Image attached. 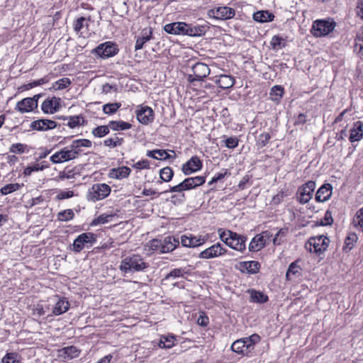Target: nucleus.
I'll return each mask as SVG.
<instances>
[{
    "mask_svg": "<svg viewBox=\"0 0 363 363\" xmlns=\"http://www.w3.org/2000/svg\"><path fill=\"white\" fill-rule=\"evenodd\" d=\"M149 267L139 255H133L125 257L121 262L120 270L124 274L143 271Z\"/></svg>",
    "mask_w": 363,
    "mask_h": 363,
    "instance_id": "f257e3e1",
    "label": "nucleus"
},
{
    "mask_svg": "<svg viewBox=\"0 0 363 363\" xmlns=\"http://www.w3.org/2000/svg\"><path fill=\"white\" fill-rule=\"evenodd\" d=\"M218 234L220 240L232 249L239 252H243L245 250L247 240L245 236L230 230L223 231L222 229L218 230Z\"/></svg>",
    "mask_w": 363,
    "mask_h": 363,
    "instance_id": "f03ea898",
    "label": "nucleus"
},
{
    "mask_svg": "<svg viewBox=\"0 0 363 363\" xmlns=\"http://www.w3.org/2000/svg\"><path fill=\"white\" fill-rule=\"evenodd\" d=\"M260 341V337L257 334H252L250 337L235 340L231 345V350L238 354L248 355L256 343Z\"/></svg>",
    "mask_w": 363,
    "mask_h": 363,
    "instance_id": "7ed1b4c3",
    "label": "nucleus"
},
{
    "mask_svg": "<svg viewBox=\"0 0 363 363\" xmlns=\"http://www.w3.org/2000/svg\"><path fill=\"white\" fill-rule=\"evenodd\" d=\"M205 182V177L198 176L194 177H189L185 179L183 182L177 185L170 187L168 190L163 191L162 193L168 192H177L182 193L184 191L191 190L199 186L202 185Z\"/></svg>",
    "mask_w": 363,
    "mask_h": 363,
    "instance_id": "20e7f679",
    "label": "nucleus"
},
{
    "mask_svg": "<svg viewBox=\"0 0 363 363\" xmlns=\"http://www.w3.org/2000/svg\"><path fill=\"white\" fill-rule=\"evenodd\" d=\"M111 191V187L106 184H94L89 189L86 199L94 202L102 200L110 194Z\"/></svg>",
    "mask_w": 363,
    "mask_h": 363,
    "instance_id": "39448f33",
    "label": "nucleus"
},
{
    "mask_svg": "<svg viewBox=\"0 0 363 363\" xmlns=\"http://www.w3.org/2000/svg\"><path fill=\"white\" fill-rule=\"evenodd\" d=\"M330 240L324 235L311 238L306 243V248L311 252L320 254L325 251L328 247Z\"/></svg>",
    "mask_w": 363,
    "mask_h": 363,
    "instance_id": "423d86ee",
    "label": "nucleus"
},
{
    "mask_svg": "<svg viewBox=\"0 0 363 363\" xmlns=\"http://www.w3.org/2000/svg\"><path fill=\"white\" fill-rule=\"evenodd\" d=\"M335 26L333 21L316 20L313 23L311 32L315 37H322L332 32Z\"/></svg>",
    "mask_w": 363,
    "mask_h": 363,
    "instance_id": "0eeeda50",
    "label": "nucleus"
},
{
    "mask_svg": "<svg viewBox=\"0 0 363 363\" xmlns=\"http://www.w3.org/2000/svg\"><path fill=\"white\" fill-rule=\"evenodd\" d=\"M95 242L96 236L94 233H82L74 240L72 250L75 252H79L84 247H91Z\"/></svg>",
    "mask_w": 363,
    "mask_h": 363,
    "instance_id": "6e6552de",
    "label": "nucleus"
},
{
    "mask_svg": "<svg viewBox=\"0 0 363 363\" xmlns=\"http://www.w3.org/2000/svg\"><path fill=\"white\" fill-rule=\"evenodd\" d=\"M191 70L193 74L187 75V80L190 83H194L196 81H201L210 74L208 66L202 62L196 63L192 66Z\"/></svg>",
    "mask_w": 363,
    "mask_h": 363,
    "instance_id": "1a4fd4ad",
    "label": "nucleus"
},
{
    "mask_svg": "<svg viewBox=\"0 0 363 363\" xmlns=\"http://www.w3.org/2000/svg\"><path fill=\"white\" fill-rule=\"evenodd\" d=\"M235 11L228 6H219L208 11V15L210 17L218 20H228L235 16Z\"/></svg>",
    "mask_w": 363,
    "mask_h": 363,
    "instance_id": "9d476101",
    "label": "nucleus"
},
{
    "mask_svg": "<svg viewBox=\"0 0 363 363\" xmlns=\"http://www.w3.org/2000/svg\"><path fill=\"white\" fill-rule=\"evenodd\" d=\"M135 115L138 121L144 125L152 123L154 120L153 110L147 106H138L135 111Z\"/></svg>",
    "mask_w": 363,
    "mask_h": 363,
    "instance_id": "9b49d317",
    "label": "nucleus"
},
{
    "mask_svg": "<svg viewBox=\"0 0 363 363\" xmlns=\"http://www.w3.org/2000/svg\"><path fill=\"white\" fill-rule=\"evenodd\" d=\"M315 189V182L313 181H308L305 184L299 187L298 190V201L305 204L308 203L312 198L313 192Z\"/></svg>",
    "mask_w": 363,
    "mask_h": 363,
    "instance_id": "f8f14e48",
    "label": "nucleus"
},
{
    "mask_svg": "<svg viewBox=\"0 0 363 363\" xmlns=\"http://www.w3.org/2000/svg\"><path fill=\"white\" fill-rule=\"evenodd\" d=\"M227 250L219 243H216L201 252L199 257L201 259H213L225 255Z\"/></svg>",
    "mask_w": 363,
    "mask_h": 363,
    "instance_id": "ddd939ff",
    "label": "nucleus"
},
{
    "mask_svg": "<svg viewBox=\"0 0 363 363\" xmlns=\"http://www.w3.org/2000/svg\"><path fill=\"white\" fill-rule=\"evenodd\" d=\"M118 51V50L115 44L111 42H106L100 44L93 52L103 58H107L114 56L117 54Z\"/></svg>",
    "mask_w": 363,
    "mask_h": 363,
    "instance_id": "4468645a",
    "label": "nucleus"
},
{
    "mask_svg": "<svg viewBox=\"0 0 363 363\" xmlns=\"http://www.w3.org/2000/svg\"><path fill=\"white\" fill-rule=\"evenodd\" d=\"M57 125V123L55 121L49 119H38L31 122L30 128V129L37 131H47L55 128Z\"/></svg>",
    "mask_w": 363,
    "mask_h": 363,
    "instance_id": "2eb2a0df",
    "label": "nucleus"
},
{
    "mask_svg": "<svg viewBox=\"0 0 363 363\" xmlns=\"http://www.w3.org/2000/svg\"><path fill=\"white\" fill-rule=\"evenodd\" d=\"M201 167V160L199 157L194 156L182 165V170L185 175H189L193 172L200 170Z\"/></svg>",
    "mask_w": 363,
    "mask_h": 363,
    "instance_id": "dca6fc26",
    "label": "nucleus"
},
{
    "mask_svg": "<svg viewBox=\"0 0 363 363\" xmlns=\"http://www.w3.org/2000/svg\"><path fill=\"white\" fill-rule=\"evenodd\" d=\"M60 108V99L57 97L46 99L41 105V109L45 113H54L59 111Z\"/></svg>",
    "mask_w": 363,
    "mask_h": 363,
    "instance_id": "f3484780",
    "label": "nucleus"
},
{
    "mask_svg": "<svg viewBox=\"0 0 363 363\" xmlns=\"http://www.w3.org/2000/svg\"><path fill=\"white\" fill-rule=\"evenodd\" d=\"M187 23L184 22H174L164 26V30L172 35H185Z\"/></svg>",
    "mask_w": 363,
    "mask_h": 363,
    "instance_id": "a211bd4d",
    "label": "nucleus"
},
{
    "mask_svg": "<svg viewBox=\"0 0 363 363\" xmlns=\"http://www.w3.org/2000/svg\"><path fill=\"white\" fill-rule=\"evenodd\" d=\"M37 107V102H35V101L33 99L28 97L18 101L16 104V109L18 110L19 112L23 113L30 112Z\"/></svg>",
    "mask_w": 363,
    "mask_h": 363,
    "instance_id": "6ab92c4d",
    "label": "nucleus"
},
{
    "mask_svg": "<svg viewBox=\"0 0 363 363\" xmlns=\"http://www.w3.org/2000/svg\"><path fill=\"white\" fill-rule=\"evenodd\" d=\"M80 350L74 346L65 347L58 350V357L64 361L79 357Z\"/></svg>",
    "mask_w": 363,
    "mask_h": 363,
    "instance_id": "aec40b11",
    "label": "nucleus"
},
{
    "mask_svg": "<svg viewBox=\"0 0 363 363\" xmlns=\"http://www.w3.org/2000/svg\"><path fill=\"white\" fill-rule=\"evenodd\" d=\"M332 185L325 184L321 186L316 192L315 200L318 202H325L328 201L332 195Z\"/></svg>",
    "mask_w": 363,
    "mask_h": 363,
    "instance_id": "412c9836",
    "label": "nucleus"
},
{
    "mask_svg": "<svg viewBox=\"0 0 363 363\" xmlns=\"http://www.w3.org/2000/svg\"><path fill=\"white\" fill-rule=\"evenodd\" d=\"M363 138V123L358 121L354 123L353 128L350 130L349 140L351 143L359 141Z\"/></svg>",
    "mask_w": 363,
    "mask_h": 363,
    "instance_id": "4be33fe9",
    "label": "nucleus"
},
{
    "mask_svg": "<svg viewBox=\"0 0 363 363\" xmlns=\"http://www.w3.org/2000/svg\"><path fill=\"white\" fill-rule=\"evenodd\" d=\"M205 239L201 238H196L195 236H187L186 235L181 237V243L184 247H195L200 246L204 243Z\"/></svg>",
    "mask_w": 363,
    "mask_h": 363,
    "instance_id": "5701e85b",
    "label": "nucleus"
},
{
    "mask_svg": "<svg viewBox=\"0 0 363 363\" xmlns=\"http://www.w3.org/2000/svg\"><path fill=\"white\" fill-rule=\"evenodd\" d=\"M179 245V241L173 237H166L162 240V253H167L173 251Z\"/></svg>",
    "mask_w": 363,
    "mask_h": 363,
    "instance_id": "b1692460",
    "label": "nucleus"
},
{
    "mask_svg": "<svg viewBox=\"0 0 363 363\" xmlns=\"http://www.w3.org/2000/svg\"><path fill=\"white\" fill-rule=\"evenodd\" d=\"M130 169L128 167H121L118 168L111 169L109 172L108 176L111 179H121L126 178L130 174Z\"/></svg>",
    "mask_w": 363,
    "mask_h": 363,
    "instance_id": "393cba45",
    "label": "nucleus"
},
{
    "mask_svg": "<svg viewBox=\"0 0 363 363\" xmlns=\"http://www.w3.org/2000/svg\"><path fill=\"white\" fill-rule=\"evenodd\" d=\"M69 308V303L65 298H59L52 310L55 315H59L66 313Z\"/></svg>",
    "mask_w": 363,
    "mask_h": 363,
    "instance_id": "a878e982",
    "label": "nucleus"
},
{
    "mask_svg": "<svg viewBox=\"0 0 363 363\" xmlns=\"http://www.w3.org/2000/svg\"><path fill=\"white\" fill-rule=\"evenodd\" d=\"M299 260H296L290 264L287 269L286 277L288 280L301 276V268L298 265Z\"/></svg>",
    "mask_w": 363,
    "mask_h": 363,
    "instance_id": "bb28decb",
    "label": "nucleus"
},
{
    "mask_svg": "<svg viewBox=\"0 0 363 363\" xmlns=\"http://www.w3.org/2000/svg\"><path fill=\"white\" fill-rule=\"evenodd\" d=\"M266 245V239L263 238L261 234L257 235L249 245V250L252 252H257L264 247Z\"/></svg>",
    "mask_w": 363,
    "mask_h": 363,
    "instance_id": "cd10ccee",
    "label": "nucleus"
},
{
    "mask_svg": "<svg viewBox=\"0 0 363 363\" xmlns=\"http://www.w3.org/2000/svg\"><path fill=\"white\" fill-rule=\"evenodd\" d=\"M235 79L226 74H221L219 78L216 80V83L223 89H230L235 84Z\"/></svg>",
    "mask_w": 363,
    "mask_h": 363,
    "instance_id": "c85d7f7f",
    "label": "nucleus"
},
{
    "mask_svg": "<svg viewBox=\"0 0 363 363\" xmlns=\"http://www.w3.org/2000/svg\"><path fill=\"white\" fill-rule=\"evenodd\" d=\"M206 31V26L204 25L191 26L187 24L186 28V34L189 36H201L205 34Z\"/></svg>",
    "mask_w": 363,
    "mask_h": 363,
    "instance_id": "c756f323",
    "label": "nucleus"
},
{
    "mask_svg": "<svg viewBox=\"0 0 363 363\" xmlns=\"http://www.w3.org/2000/svg\"><path fill=\"white\" fill-rule=\"evenodd\" d=\"M274 18L273 13L268 11H259L253 14V19L259 23L272 21Z\"/></svg>",
    "mask_w": 363,
    "mask_h": 363,
    "instance_id": "7c9ffc66",
    "label": "nucleus"
},
{
    "mask_svg": "<svg viewBox=\"0 0 363 363\" xmlns=\"http://www.w3.org/2000/svg\"><path fill=\"white\" fill-rule=\"evenodd\" d=\"M109 127L113 130H125L130 129L132 125L130 123L122 121H111L109 122Z\"/></svg>",
    "mask_w": 363,
    "mask_h": 363,
    "instance_id": "2f4dec72",
    "label": "nucleus"
},
{
    "mask_svg": "<svg viewBox=\"0 0 363 363\" xmlns=\"http://www.w3.org/2000/svg\"><path fill=\"white\" fill-rule=\"evenodd\" d=\"M147 155L156 160H167L171 156L164 150H154L147 151Z\"/></svg>",
    "mask_w": 363,
    "mask_h": 363,
    "instance_id": "473e14b6",
    "label": "nucleus"
},
{
    "mask_svg": "<svg viewBox=\"0 0 363 363\" xmlns=\"http://www.w3.org/2000/svg\"><path fill=\"white\" fill-rule=\"evenodd\" d=\"M242 267H244L248 273L256 274L259 272L260 264L257 261H248L243 262L241 263Z\"/></svg>",
    "mask_w": 363,
    "mask_h": 363,
    "instance_id": "72a5a7b5",
    "label": "nucleus"
},
{
    "mask_svg": "<svg viewBox=\"0 0 363 363\" xmlns=\"http://www.w3.org/2000/svg\"><path fill=\"white\" fill-rule=\"evenodd\" d=\"M89 21V19H87L84 17H80L79 18L76 22L74 23V30L77 33H80V35H82L84 33L83 29L87 28L89 26L88 22Z\"/></svg>",
    "mask_w": 363,
    "mask_h": 363,
    "instance_id": "f704fd0d",
    "label": "nucleus"
},
{
    "mask_svg": "<svg viewBox=\"0 0 363 363\" xmlns=\"http://www.w3.org/2000/svg\"><path fill=\"white\" fill-rule=\"evenodd\" d=\"M284 94V88L281 86H274L270 91V99L273 101L279 102L282 98Z\"/></svg>",
    "mask_w": 363,
    "mask_h": 363,
    "instance_id": "c9c22d12",
    "label": "nucleus"
},
{
    "mask_svg": "<svg viewBox=\"0 0 363 363\" xmlns=\"http://www.w3.org/2000/svg\"><path fill=\"white\" fill-rule=\"evenodd\" d=\"M124 142L123 138H119L116 135L113 138H107L104 141V144L105 146L113 148L118 146H121Z\"/></svg>",
    "mask_w": 363,
    "mask_h": 363,
    "instance_id": "e433bc0d",
    "label": "nucleus"
},
{
    "mask_svg": "<svg viewBox=\"0 0 363 363\" xmlns=\"http://www.w3.org/2000/svg\"><path fill=\"white\" fill-rule=\"evenodd\" d=\"M175 337L173 335L162 336L159 342L161 348H171L174 345Z\"/></svg>",
    "mask_w": 363,
    "mask_h": 363,
    "instance_id": "4c0bfd02",
    "label": "nucleus"
},
{
    "mask_svg": "<svg viewBox=\"0 0 363 363\" xmlns=\"http://www.w3.org/2000/svg\"><path fill=\"white\" fill-rule=\"evenodd\" d=\"M84 123V118L81 115L73 116L69 118L67 125L71 128H74L83 125Z\"/></svg>",
    "mask_w": 363,
    "mask_h": 363,
    "instance_id": "58836bf2",
    "label": "nucleus"
},
{
    "mask_svg": "<svg viewBox=\"0 0 363 363\" xmlns=\"http://www.w3.org/2000/svg\"><path fill=\"white\" fill-rule=\"evenodd\" d=\"M354 50L358 55L363 56V27L362 32L355 38Z\"/></svg>",
    "mask_w": 363,
    "mask_h": 363,
    "instance_id": "ea45409f",
    "label": "nucleus"
},
{
    "mask_svg": "<svg viewBox=\"0 0 363 363\" xmlns=\"http://www.w3.org/2000/svg\"><path fill=\"white\" fill-rule=\"evenodd\" d=\"M174 176V172L169 167H166L160 169V177L163 182H169Z\"/></svg>",
    "mask_w": 363,
    "mask_h": 363,
    "instance_id": "a19ab883",
    "label": "nucleus"
},
{
    "mask_svg": "<svg viewBox=\"0 0 363 363\" xmlns=\"http://www.w3.org/2000/svg\"><path fill=\"white\" fill-rule=\"evenodd\" d=\"M253 302L264 303L268 301L267 295L260 291H252L250 296Z\"/></svg>",
    "mask_w": 363,
    "mask_h": 363,
    "instance_id": "79ce46f5",
    "label": "nucleus"
},
{
    "mask_svg": "<svg viewBox=\"0 0 363 363\" xmlns=\"http://www.w3.org/2000/svg\"><path fill=\"white\" fill-rule=\"evenodd\" d=\"M110 127L108 125H100L92 130V134L95 137L102 138L109 133Z\"/></svg>",
    "mask_w": 363,
    "mask_h": 363,
    "instance_id": "37998d69",
    "label": "nucleus"
},
{
    "mask_svg": "<svg viewBox=\"0 0 363 363\" xmlns=\"http://www.w3.org/2000/svg\"><path fill=\"white\" fill-rule=\"evenodd\" d=\"M121 106V103H109L104 105L103 111L104 113L111 115L115 113Z\"/></svg>",
    "mask_w": 363,
    "mask_h": 363,
    "instance_id": "c03bdc74",
    "label": "nucleus"
},
{
    "mask_svg": "<svg viewBox=\"0 0 363 363\" xmlns=\"http://www.w3.org/2000/svg\"><path fill=\"white\" fill-rule=\"evenodd\" d=\"M21 185L19 184L18 183L9 184L5 185L0 189V193L2 195H7L9 194H11L18 190L21 188Z\"/></svg>",
    "mask_w": 363,
    "mask_h": 363,
    "instance_id": "a18cd8bd",
    "label": "nucleus"
},
{
    "mask_svg": "<svg viewBox=\"0 0 363 363\" xmlns=\"http://www.w3.org/2000/svg\"><path fill=\"white\" fill-rule=\"evenodd\" d=\"M60 152V157L62 159V162L69 161L76 158L74 152L70 151L68 147H65Z\"/></svg>",
    "mask_w": 363,
    "mask_h": 363,
    "instance_id": "49530a36",
    "label": "nucleus"
},
{
    "mask_svg": "<svg viewBox=\"0 0 363 363\" xmlns=\"http://www.w3.org/2000/svg\"><path fill=\"white\" fill-rule=\"evenodd\" d=\"M2 363H19L20 357L16 352L7 353L1 360Z\"/></svg>",
    "mask_w": 363,
    "mask_h": 363,
    "instance_id": "de8ad7c7",
    "label": "nucleus"
},
{
    "mask_svg": "<svg viewBox=\"0 0 363 363\" xmlns=\"http://www.w3.org/2000/svg\"><path fill=\"white\" fill-rule=\"evenodd\" d=\"M287 233H288V228H281L277 233L274 238H273V243L276 245H281L283 242L284 238L286 237Z\"/></svg>",
    "mask_w": 363,
    "mask_h": 363,
    "instance_id": "09e8293b",
    "label": "nucleus"
},
{
    "mask_svg": "<svg viewBox=\"0 0 363 363\" xmlns=\"http://www.w3.org/2000/svg\"><path fill=\"white\" fill-rule=\"evenodd\" d=\"M74 213L72 209L60 211L57 214V218L61 221H68L74 218Z\"/></svg>",
    "mask_w": 363,
    "mask_h": 363,
    "instance_id": "8fccbe9b",
    "label": "nucleus"
},
{
    "mask_svg": "<svg viewBox=\"0 0 363 363\" xmlns=\"http://www.w3.org/2000/svg\"><path fill=\"white\" fill-rule=\"evenodd\" d=\"M271 139V135L268 133H264L260 134L258 136V139L257 140V146L259 148H262L264 146L267 145V144L269 143V140Z\"/></svg>",
    "mask_w": 363,
    "mask_h": 363,
    "instance_id": "3c124183",
    "label": "nucleus"
},
{
    "mask_svg": "<svg viewBox=\"0 0 363 363\" xmlns=\"http://www.w3.org/2000/svg\"><path fill=\"white\" fill-rule=\"evenodd\" d=\"M152 37V31H149V34L143 35L142 37L138 38L136 40L135 49V50H140L143 48L144 44L150 40Z\"/></svg>",
    "mask_w": 363,
    "mask_h": 363,
    "instance_id": "603ef678",
    "label": "nucleus"
},
{
    "mask_svg": "<svg viewBox=\"0 0 363 363\" xmlns=\"http://www.w3.org/2000/svg\"><path fill=\"white\" fill-rule=\"evenodd\" d=\"M353 223L355 227H359L363 231V208L357 211Z\"/></svg>",
    "mask_w": 363,
    "mask_h": 363,
    "instance_id": "864d4df0",
    "label": "nucleus"
},
{
    "mask_svg": "<svg viewBox=\"0 0 363 363\" xmlns=\"http://www.w3.org/2000/svg\"><path fill=\"white\" fill-rule=\"evenodd\" d=\"M92 143L91 140L87 139H79L72 141V147H91Z\"/></svg>",
    "mask_w": 363,
    "mask_h": 363,
    "instance_id": "5fc2aeb1",
    "label": "nucleus"
},
{
    "mask_svg": "<svg viewBox=\"0 0 363 363\" xmlns=\"http://www.w3.org/2000/svg\"><path fill=\"white\" fill-rule=\"evenodd\" d=\"M148 247L152 251H159L162 253V240L153 239L148 242Z\"/></svg>",
    "mask_w": 363,
    "mask_h": 363,
    "instance_id": "6e6d98bb",
    "label": "nucleus"
},
{
    "mask_svg": "<svg viewBox=\"0 0 363 363\" xmlns=\"http://www.w3.org/2000/svg\"><path fill=\"white\" fill-rule=\"evenodd\" d=\"M113 217V215L101 214L92 221V224L97 225L106 223L109 222Z\"/></svg>",
    "mask_w": 363,
    "mask_h": 363,
    "instance_id": "4d7b16f0",
    "label": "nucleus"
},
{
    "mask_svg": "<svg viewBox=\"0 0 363 363\" xmlns=\"http://www.w3.org/2000/svg\"><path fill=\"white\" fill-rule=\"evenodd\" d=\"M357 240V235L354 233H350L347 235L345 238V245L350 250H351L353 247L354 243Z\"/></svg>",
    "mask_w": 363,
    "mask_h": 363,
    "instance_id": "13d9d810",
    "label": "nucleus"
},
{
    "mask_svg": "<svg viewBox=\"0 0 363 363\" xmlns=\"http://www.w3.org/2000/svg\"><path fill=\"white\" fill-rule=\"evenodd\" d=\"M71 84V80L69 78H62L55 82L57 90H61L67 88Z\"/></svg>",
    "mask_w": 363,
    "mask_h": 363,
    "instance_id": "bf43d9fd",
    "label": "nucleus"
},
{
    "mask_svg": "<svg viewBox=\"0 0 363 363\" xmlns=\"http://www.w3.org/2000/svg\"><path fill=\"white\" fill-rule=\"evenodd\" d=\"M48 79L45 78V77H43V78H41L40 79H38V80H35V81H33L32 82H30L27 84H25L23 86L24 89L26 90H28V89H30L35 86H39V85H42V84H44L45 83L48 82Z\"/></svg>",
    "mask_w": 363,
    "mask_h": 363,
    "instance_id": "052dcab7",
    "label": "nucleus"
},
{
    "mask_svg": "<svg viewBox=\"0 0 363 363\" xmlns=\"http://www.w3.org/2000/svg\"><path fill=\"white\" fill-rule=\"evenodd\" d=\"M238 139L235 137H230L225 140V146L228 148L233 149L238 145Z\"/></svg>",
    "mask_w": 363,
    "mask_h": 363,
    "instance_id": "680f3d73",
    "label": "nucleus"
},
{
    "mask_svg": "<svg viewBox=\"0 0 363 363\" xmlns=\"http://www.w3.org/2000/svg\"><path fill=\"white\" fill-rule=\"evenodd\" d=\"M74 196V191H60L57 196L56 199L57 200H63L69 199Z\"/></svg>",
    "mask_w": 363,
    "mask_h": 363,
    "instance_id": "e2e57ef3",
    "label": "nucleus"
},
{
    "mask_svg": "<svg viewBox=\"0 0 363 363\" xmlns=\"http://www.w3.org/2000/svg\"><path fill=\"white\" fill-rule=\"evenodd\" d=\"M25 146L21 143L13 144L10 147V151L13 153H23Z\"/></svg>",
    "mask_w": 363,
    "mask_h": 363,
    "instance_id": "0e129e2a",
    "label": "nucleus"
},
{
    "mask_svg": "<svg viewBox=\"0 0 363 363\" xmlns=\"http://www.w3.org/2000/svg\"><path fill=\"white\" fill-rule=\"evenodd\" d=\"M333 222L332 217V213L330 211H327L325 213L324 219L320 222L322 225H331Z\"/></svg>",
    "mask_w": 363,
    "mask_h": 363,
    "instance_id": "69168bd1",
    "label": "nucleus"
},
{
    "mask_svg": "<svg viewBox=\"0 0 363 363\" xmlns=\"http://www.w3.org/2000/svg\"><path fill=\"white\" fill-rule=\"evenodd\" d=\"M227 174H230L228 169H225L223 172L218 173L215 177L212 178L208 184L211 185L213 183L217 182L219 180L223 179Z\"/></svg>",
    "mask_w": 363,
    "mask_h": 363,
    "instance_id": "338daca9",
    "label": "nucleus"
},
{
    "mask_svg": "<svg viewBox=\"0 0 363 363\" xmlns=\"http://www.w3.org/2000/svg\"><path fill=\"white\" fill-rule=\"evenodd\" d=\"M355 12L357 16H358L361 20L363 21V1L359 0L357 3Z\"/></svg>",
    "mask_w": 363,
    "mask_h": 363,
    "instance_id": "774afa93",
    "label": "nucleus"
}]
</instances>
